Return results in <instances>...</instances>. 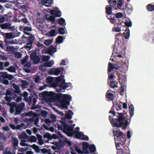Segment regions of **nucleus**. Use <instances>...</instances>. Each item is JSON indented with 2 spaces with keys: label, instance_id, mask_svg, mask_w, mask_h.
<instances>
[{
  "label": "nucleus",
  "instance_id": "obj_1",
  "mask_svg": "<svg viewBox=\"0 0 154 154\" xmlns=\"http://www.w3.org/2000/svg\"><path fill=\"white\" fill-rule=\"evenodd\" d=\"M55 97V100H58L60 103L63 109H68L67 105H69V101L71 100L72 98L69 95L57 94H56Z\"/></svg>",
  "mask_w": 154,
  "mask_h": 154
},
{
  "label": "nucleus",
  "instance_id": "obj_2",
  "mask_svg": "<svg viewBox=\"0 0 154 154\" xmlns=\"http://www.w3.org/2000/svg\"><path fill=\"white\" fill-rule=\"evenodd\" d=\"M116 113L118 115L116 116L117 118H116V121H113V123L115 122V126L118 128L121 127L124 125L122 129H125L129 123H128L127 120H126V117L124 115V113L117 112Z\"/></svg>",
  "mask_w": 154,
  "mask_h": 154
},
{
  "label": "nucleus",
  "instance_id": "obj_3",
  "mask_svg": "<svg viewBox=\"0 0 154 154\" xmlns=\"http://www.w3.org/2000/svg\"><path fill=\"white\" fill-rule=\"evenodd\" d=\"M35 38L34 35H30L28 37L23 36L21 37V41L22 42L24 43L27 42L26 45L25 46V48L27 50H30L32 48V45L33 43Z\"/></svg>",
  "mask_w": 154,
  "mask_h": 154
},
{
  "label": "nucleus",
  "instance_id": "obj_4",
  "mask_svg": "<svg viewBox=\"0 0 154 154\" xmlns=\"http://www.w3.org/2000/svg\"><path fill=\"white\" fill-rule=\"evenodd\" d=\"M37 51L36 50H32V53L30 54V58L31 60H33V63L34 64H38L40 61L41 55L39 53L37 54L36 51Z\"/></svg>",
  "mask_w": 154,
  "mask_h": 154
},
{
  "label": "nucleus",
  "instance_id": "obj_5",
  "mask_svg": "<svg viewBox=\"0 0 154 154\" xmlns=\"http://www.w3.org/2000/svg\"><path fill=\"white\" fill-rule=\"evenodd\" d=\"M42 53L44 54H48L51 55H52L56 51V48L53 45L50 46L48 48L43 49Z\"/></svg>",
  "mask_w": 154,
  "mask_h": 154
},
{
  "label": "nucleus",
  "instance_id": "obj_6",
  "mask_svg": "<svg viewBox=\"0 0 154 154\" xmlns=\"http://www.w3.org/2000/svg\"><path fill=\"white\" fill-rule=\"evenodd\" d=\"M2 35L5 36V42L6 43V45H8V44L11 43V44H14V42L13 40L10 42L8 41V39L13 38H14L13 34L11 33H2Z\"/></svg>",
  "mask_w": 154,
  "mask_h": 154
},
{
  "label": "nucleus",
  "instance_id": "obj_7",
  "mask_svg": "<svg viewBox=\"0 0 154 154\" xmlns=\"http://www.w3.org/2000/svg\"><path fill=\"white\" fill-rule=\"evenodd\" d=\"M74 133L75 134V137L76 138L85 140H89L88 137L84 135L82 132H78L75 131V132H74Z\"/></svg>",
  "mask_w": 154,
  "mask_h": 154
},
{
  "label": "nucleus",
  "instance_id": "obj_8",
  "mask_svg": "<svg viewBox=\"0 0 154 154\" xmlns=\"http://www.w3.org/2000/svg\"><path fill=\"white\" fill-rule=\"evenodd\" d=\"M50 13L51 14L54 15L57 17H60L61 16V11L56 7L53 8V9L50 11Z\"/></svg>",
  "mask_w": 154,
  "mask_h": 154
},
{
  "label": "nucleus",
  "instance_id": "obj_9",
  "mask_svg": "<svg viewBox=\"0 0 154 154\" xmlns=\"http://www.w3.org/2000/svg\"><path fill=\"white\" fill-rule=\"evenodd\" d=\"M25 104L23 103L17 106L16 108V111L14 115H17L20 114L23 109L25 108Z\"/></svg>",
  "mask_w": 154,
  "mask_h": 154
},
{
  "label": "nucleus",
  "instance_id": "obj_10",
  "mask_svg": "<svg viewBox=\"0 0 154 154\" xmlns=\"http://www.w3.org/2000/svg\"><path fill=\"white\" fill-rule=\"evenodd\" d=\"M11 24L9 23H5L0 25V26L2 29H9L10 30H13L14 26H11Z\"/></svg>",
  "mask_w": 154,
  "mask_h": 154
},
{
  "label": "nucleus",
  "instance_id": "obj_11",
  "mask_svg": "<svg viewBox=\"0 0 154 154\" xmlns=\"http://www.w3.org/2000/svg\"><path fill=\"white\" fill-rule=\"evenodd\" d=\"M28 91L30 92L31 94H30V95L29 97V98L27 97L25 99V100L26 101H27L29 104H30L32 102L33 97L34 96L36 97V94L35 92L34 91H32V92L31 91V90L30 89H28Z\"/></svg>",
  "mask_w": 154,
  "mask_h": 154
},
{
  "label": "nucleus",
  "instance_id": "obj_12",
  "mask_svg": "<svg viewBox=\"0 0 154 154\" xmlns=\"http://www.w3.org/2000/svg\"><path fill=\"white\" fill-rule=\"evenodd\" d=\"M113 135L115 137H116V138H115V140H116L117 139V140H118V138L122 137L123 135V133L120 130H119L118 129L116 128L115 131H113Z\"/></svg>",
  "mask_w": 154,
  "mask_h": 154
},
{
  "label": "nucleus",
  "instance_id": "obj_13",
  "mask_svg": "<svg viewBox=\"0 0 154 154\" xmlns=\"http://www.w3.org/2000/svg\"><path fill=\"white\" fill-rule=\"evenodd\" d=\"M112 91L108 90L106 92V97L108 99V100H112L114 98V95L111 92Z\"/></svg>",
  "mask_w": 154,
  "mask_h": 154
},
{
  "label": "nucleus",
  "instance_id": "obj_14",
  "mask_svg": "<svg viewBox=\"0 0 154 154\" xmlns=\"http://www.w3.org/2000/svg\"><path fill=\"white\" fill-rule=\"evenodd\" d=\"M61 122L62 125L63 126L64 129L68 131H72L73 130L74 127L72 126L70 127V125L67 124L65 122Z\"/></svg>",
  "mask_w": 154,
  "mask_h": 154
},
{
  "label": "nucleus",
  "instance_id": "obj_15",
  "mask_svg": "<svg viewBox=\"0 0 154 154\" xmlns=\"http://www.w3.org/2000/svg\"><path fill=\"white\" fill-rule=\"evenodd\" d=\"M11 140L13 147L15 150H16L17 149L16 147L18 146L19 143L18 139L16 137H12Z\"/></svg>",
  "mask_w": 154,
  "mask_h": 154
},
{
  "label": "nucleus",
  "instance_id": "obj_16",
  "mask_svg": "<svg viewBox=\"0 0 154 154\" xmlns=\"http://www.w3.org/2000/svg\"><path fill=\"white\" fill-rule=\"evenodd\" d=\"M32 28L31 25L30 26H25L23 28V32L26 35H30V33L28 32H31L32 31Z\"/></svg>",
  "mask_w": 154,
  "mask_h": 154
},
{
  "label": "nucleus",
  "instance_id": "obj_17",
  "mask_svg": "<svg viewBox=\"0 0 154 154\" xmlns=\"http://www.w3.org/2000/svg\"><path fill=\"white\" fill-rule=\"evenodd\" d=\"M41 2L42 5L47 7H50L53 3L52 0H43Z\"/></svg>",
  "mask_w": 154,
  "mask_h": 154
},
{
  "label": "nucleus",
  "instance_id": "obj_18",
  "mask_svg": "<svg viewBox=\"0 0 154 154\" xmlns=\"http://www.w3.org/2000/svg\"><path fill=\"white\" fill-rule=\"evenodd\" d=\"M113 6L111 5H110L109 6L107 5L106 6L105 9L106 13V14L108 15H109L112 14V8H113Z\"/></svg>",
  "mask_w": 154,
  "mask_h": 154
},
{
  "label": "nucleus",
  "instance_id": "obj_19",
  "mask_svg": "<svg viewBox=\"0 0 154 154\" xmlns=\"http://www.w3.org/2000/svg\"><path fill=\"white\" fill-rule=\"evenodd\" d=\"M42 94L43 95H47L48 96L52 97L55 99V96L56 95H55V93L53 91L48 92V91H46L45 92H42Z\"/></svg>",
  "mask_w": 154,
  "mask_h": 154
},
{
  "label": "nucleus",
  "instance_id": "obj_20",
  "mask_svg": "<svg viewBox=\"0 0 154 154\" xmlns=\"http://www.w3.org/2000/svg\"><path fill=\"white\" fill-rule=\"evenodd\" d=\"M69 84H71L70 83H66L65 81L59 84V87L62 88L63 90H65L66 88H67L69 86Z\"/></svg>",
  "mask_w": 154,
  "mask_h": 154
},
{
  "label": "nucleus",
  "instance_id": "obj_21",
  "mask_svg": "<svg viewBox=\"0 0 154 154\" xmlns=\"http://www.w3.org/2000/svg\"><path fill=\"white\" fill-rule=\"evenodd\" d=\"M64 70V68L63 67H58L56 69L54 68V75H58L61 72H63Z\"/></svg>",
  "mask_w": 154,
  "mask_h": 154
},
{
  "label": "nucleus",
  "instance_id": "obj_22",
  "mask_svg": "<svg viewBox=\"0 0 154 154\" xmlns=\"http://www.w3.org/2000/svg\"><path fill=\"white\" fill-rule=\"evenodd\" d=\"M129 110L130 112V122L131 120V118L133 116V115L134 114V106L132 104H131L130 106L129 107Z\"/></svg>",
  "mask_w": 154,
  "mask_h": 154
},
{
  "label": "nucleus",
  "instance_id": "obj_23",
  "mask_svg": "<svg viewBox=\"0 0 154 154\" xmlns=\"http://www.w3.org/2000/svg\"><path fill=\"white\" fill-rule=\"evenodd\" d=\"M114 65H115L112 64L110 62L109 63L108 66V72H110L112 70H113L114 69H117V68L116 67L114 66Z\"/></svg>",
  "mask_w": 154,
  "mask_h": 154
},
{
  "label": "nucleus",
  "instance_id": "obj_24",
  "mask_svg": "<svg viewBox=\"0 0 154 154\" xmlns=\"http://www.w3.org/2000/svg\"><path fill=\"white\" fill-rule=\"evenodd\" d=\"M123 34L126 39H128L130 36V30L128 28H126Z\"/></svg>",
  "mask_w": 154,
  "mask_h": 154
},
{
  "label": "nucleus",
  "instance_id": "obj_25",
  "mask_svg": "<svg viewBox=\"0 0 154 154\" xmlns=\"http://www.w3.org/2000/svg\"><path fill=\"white\" fill-rule=\"evenodd\" d=\"M73 115V112L72 110H69L67 113L66 114L65 117L68 119H70L72 118Z\"/></svg>",
  "mask_w": 154,
  "mask_h": 154
},
{
  "label": "nucleus",
  "instance_id": "obj_26",
  "mask_svg": "<svg viewBox=\"0 0 154 154\" xmlns=\"http://www.w3.org/2000/svg\"><path fill=\"white\" fill-rule=\"evenodd\" d=\"M26 136L28 137V140L29 141H30L31 142H36L37 140V138L35 136L33 135L29 137L28 135H26V134H25Z\"/></svg>",
  "mask_w": 154,
  "mask_h": 154
},
{
  "label": "nucleus",
  "instance_id": "obj_27",
  "mask_svg": "<svg viewBox=\"0 0 154 154\" xmlns=\"http://www.w3.org/2000/svg\"><path fill=\"white\" fill-rule=\"evenodd\" d=\"M5 18L6 21H9L10 20V18L12 17V14L11 13L8 12L7 14L3 15Z\"/></svg>",
  "mask_w": 154,
  "mask_h": 154
},
{
  "label": "nucleus",
  "instance_id": "obj_28",
  "mask_svg": "<svg viewBox=\"0 0 154 154\" xmlns=\"http://www.w3.org/2000/svg\"><path fill=\"white\" fill-rule=\"evenodd\" d=\"M118 79L120 82V80H121V82H125L126 79V77L125 74V73H123V74H122V75L119 76Z\"/></svg>",
  "mask_w": 154,
  "mask_h": 154
},
{
  "label": "nucleus",
  "instance_id": "obj_29",
  "mask_svg": "<svg viewBox=\"0 0 154 154\" xmlns=\"http://www.w3.org/2000/svg\"><path fill=\"white\" fill-rule=\"evenodd\" d=\"M117 84V82L116 81H110V86L112 88H117L118 87Z\"/></svg>",
  "mask_w": 154,
  "mask_h": 154
},
{
  "label": "nucleus",
  "instance_id": "obj_30",
  "mask_svg": "<svg viewBox=\"0 0 154 154\" xmlns=\"http://www.w3.org/2000/svg\"><path fill=\"white\" fill-rule=\"evenodd\" d=\"M29 146L35 149V152L37 153H39L40 150L39 146L35 144L32 145H29Z\"/></svg>",
  "mask_w": 154,
  "mask_h": 154
},
{
  "label": "nucleus",
  "instance_id": "obj_31",
  "mask_svg": "<svg viewBox=\"0 0 154 154\" xmlns=\"http://www.w3.org/2000/svg\"><path fill=\"white\" fill-rule=\"evenodd\" d=\"M54 62L53 60H51L48 62L45 63L44 65L46 67H51L54 65Z\"/></svg>",
  "mask_w": 154,
  "mask_h": 154
},
{
  "label": "nucleus",
  "instance_id": "obj_32",
  "mask_svg": "<svg viewBox=\"0 0 154 154\" xmlns=\"http://www.w3.org/2000/svg\"><path fill=\"white\" fill-rule=\"evenodd\" d=\"M122 26L120 24H118L116 27H114L112 29V30L116 32H119L121 31V27Z\"/></svg>",
  "mask_w": 154,
  "mask_h": 154
},
{
  "label": "nucleus",
  "instance_id": "obj_33",
  "mask_svg": "<svg viewBox=\"0 0 154 154\" xmlns=\"http://www.w3.org/2000/svg\"><path fill=\"white\" fill-rule=\"evenodd\" d=\"M21 21L24 23L26 24L27 26H30L31 25L30 22L28 20L26 17L21 19Z\"/></svg>",
  "mask_w": 154,
  "mask_h": 154
},
{
  "label": "nucleus",
  "instance_id": "obj_34",
  "mask_svg": "<svg viewBox=\"0 0 154 154\" xmlns=\"http://www.w3.org/2000/svg\"><path fill=\"white\" fill-rule=\"evenodd\" d=\"M58 22L59 24L61 26H64L66 24L65 20L62 17L59 19Z\"/></svg>",
  "mask_w": 154,
  "mask_h": 154
},
{
  "label": "nucleus",
  "instance_id": "obj_35",
  "mask_svg": "<svg viewBox=\"0 0 154 154\" xmlns=\"http://www.w3.org/2000/svg\"><path fill=\"white\" fill-rule=\"evenodd\" d=\"M88 148L90 151L92 153L94 152L96 150V147L94 144L91 145Z\"/></svg>",
  "mask_w": 154,
  "mask_h": 154
},
{
  "label": "nucleus",
  "instance_id": "obj_36",
  "mask_svg": "<svg viewBox=\"0 0 154 154\" xmlns=\"http://www.w3.org/2000/svg\"><path fill=\"white\" fill-rule=\"evenodd\" d=\"M147 10L149 11H153L154 5L151 4H148L146 7Z\"/></svg>",
  "mask_w": 154,
  "mask_h": 154
},
{
  "label": "nucleus",
  "instance_id": "obj_37",
  "mask_svg": "<svg viewBox=\"0 0 154 154\" xmlns=\"http://www.w3.org/2000/svg\"><path fill=\"white\" fill-rule=\"evenodd\" d=\"M0 140L4 142H6L7 140L6 136L2 133H0Z\"/></svg>",
  "mask_w": 154,
  "mask_h": 154
},
{
  "label": "nucleus",
  "instance_id": "obj_38",
  "mask_svg": "<svg viewBox=\"0 0 154 154\" xmlns=\"http://www.w3.org/2000/svg\"><path fill=\"white\" fill-rule=\"evenodd\" d=\"M8 73L7 72H0V78H4V79H7Z\"/></svg>",
  "mask_w": 154,
  "mask_h": 154
},
{
  "label": "nucleus",
  "instance_id": "obj_39",
  "mask_svg": "<svg viewBox=\"0 0 154 154\" xmlns=\"http://www.w3.org/2000/svg\"><path fill=\"white\" fill-rule=\"evenodd\" d=\"M63 38L61 36L59 35L58 36L57 38L56 42L57 43H61L63 42Z\"/></svg>",
  "mask_w": 154,
  "mask_h": 154
},
{
  "label": "nucleus",
  "instance_id": "obj_40",
  "mask_svg": "<svg viewBox=\"0 0 154 154\" xmlns=\"http://www.w3.org/2000/svg\"><path fill=\"white\" fill-rule=\"evenodd\" d=\"M119 42H118L117 40H115V43L114 45V48L113 49V52H114L115 51V48H116L117 47H118V46L119 45ZM117 49H116V52H115V53H119L117 51Z\"/></svg>",
  "mask_w": 154,
  "mask_h": 154
},
{
  "label": "nucleus",
  "instance_id": "obj_41",
  "mask_svg": "<svg viewBox=\"0 0 154 154\" xmlns=\"http://www.w3.org/2000/svg\"><path fill=\"white\" fill-rule=\"evenodd\" d=\"M6 69L10 72H15L16 69L14 66H11L8 68Z\"/></svg>",
  "mask_w": 154,
  "mask_h": 154
},
{
  "label": "nucleus",
  "instance_id": "obj_42",
  "mask_svg": "<svg viewBox=\"0 0 154 154\" xmlns=\"http://www.w3.org/2000/svg\"><path fill=\"white\" fill-rule=\"evenodd\" d=\"M109 119L110 121L111 124L112 125V126L113 127H116L115 126V125L114 124L115 122L114 123H113V121H116V118H112V116H109Z\"/></svg>",
  "mask_w": 154,
  "mask_h": 154
},
{
  "label": "nucleus",
  "instance_id": "obj_43",
  "mask_svg": "<svg viewBox=\"0 0 154 154\" xmlns=\"http://www.w3.org/2000/svg\"><path fill=\"white\" fill-rule=\"evenodd\" d=\"M107 19L110 20V22L112 24L115 23V17H112V16H110L109 17H108V16H106Z\"/></svg>",
  "mask_w": 154,
  "mask_h": 154
},
{
  "label": "nucleus",
  "instance_id": "obj_44",
  "mask_svg": "<svg viewBox=\"0 0 154 154\" xmlns=\"http://www.w3.org/2000/svg\"><path fill=\"white\" fill-rule=\"evenodd\" d=\"M57 34L56 33V30L54 29H51L49 32V34L52 37L56 36Z\"/></svg>",
  "mask_w": 154,
  "mask_h": 154
},
{
  "label": "nucleus",
  "instance_id": "obj_45",
  "mask_svg": "<svg viewBox=\"0 0 154 154\" xmlns=\"http://www.w3.org/2000/svg\"><path fill=\"white\" fill-rule=\"evenodd\" d=\"M43 136L44 137L47 138L48 140H51L52 139L51 135L48 132H47Z\"/></svg>",
  "mask_w": 154,
  "mask_h": 154
},
{
  "label": "nucleus",
  "instance_id": "obj_46",
  "mask_svg": "<svg viewBox=\"0 0 154 154\" xmlns=\"http://www.w3.org/2000/svg\"><path fill=\"white\" fill-rule=\"evenodd\" d=\"M118 139L119 142L122 144V145L126 141V139L124 137H121L118 138Z\"/></svg>",
  "mask_w": 154,
  "mask_h": 154
},
{
  "label": "nucleus",
  "instance_id": "obj_47",
  "mask_svg": "<svg viewBox=\"0 0 154 154\" xmlns=\"http://www.w3.org/2000/svg\"><path fill=\"white\" fill-rule=\"evenodd\" d=\"M36 115L35 113H34L32 111H30L26 113L25 116H35Z\"/></svg>",
  "mask_w": 154,
  "mask_h": 154
},
{
  "label": "nucleus",
  "instance_id": "obj_48",
  "mask_svg": "<svg viewBox=\"0 0 154 154\" xmlns=\"http://www.w3.org/2000/svg\"><path fill=\"white\" fill-rule=\"evenodd\" d=\"M14 49L13 46H8L6 48V51L8 52H13Z\"/></svg>",
  "mask_w": 154,
  "mask_h": 154
},
{
  "label": "nucleus",
  "instance_id": "obj_49",
  "mask_svg": "<svg viewBox=\"0 0 154 154\" xmlns=\"http://www.w3.org/2000/svg\"><path fill=\"white\" fill-rule=\"evenodd\" d=\"M20 9L23 11V12H26L27 11V5H22L20 7Z\"/></svg>",
  "mask_w": 154,
  "mask_h": 154
},
{
  "label": "nucleus",
  "instance_id": "obj_50",
  "mask_svg": "<svg viewBox=\"0 0 154 154\" xmlns=\"http://www.w3.org/2000/svg\"><path fill=\"white\" fill-rule=\"evenodd\" d=\"M53 77L51 76H48L46 78V82L47 83H50L53 82Z\"/></svg>",
  "mask_w": 154,
  "mask_h": 154
},
{
  "label": "nucleus",
  "instance_id": "obj_51",
  "mask_svg": "<svg viewBox=\"0 0 154 154\" xmlns=\"http://www.w3.org/2000/svg\"><path fill=\"white\" fill-rule=\"evenodd\" d=\"M115 107L114 106H112L110 110L109 111V113L112 114L113 116H116V112L115 111Z\"/></svg>",
  "mask_w": 154,
  "mask_h": 154
},
{
  "label": "nucleus",
  "instance_id": "obj_52",
  "mask_svg": "<svg viewBox=\"0 0 154 154\" xmlns=\"http://www.w3.org/2000/svg\"><path fill=\"white\" fill-rule=\"evenodd\" d=\"M58 32L60 35H63L65 34L64 29L63 27H60L58 29Z\"/></svg>",
  "mask_w": 154,
  "mask_h": 154
},
{
  "label": "nucleus",
  "instance_id": "obj_53",
  "mask_svg": "<svg viewBox=\"0 0 154 154\" xmlns=\"http://www.w3.org/2000/svg\"><path fill=\"white\" fill-rule=\"evenodd\" d=\"M22 55V54L20 52H16L14 54V56L15 57L17 58H20Z\"/></svg>",
  "mask_w": 154,
  "mask_h": 154
},
{
  "label": "nucleus",
  "instance_id": "obj_54",
  "mask_svg": "<svg viewBox=\"0 0 154 154\" xmlns=\"http://www.w3.org/2000/svg\"><path fill=\"white\" fill-rule=\"evenodd\" d=\"M122 35L121 33L118 34L116 35V40L118 41V42L121 41V38H122Z\"/></svg>",
  "mask_w": 154,
  "mask_h": 154
},
{
  "label": "nucleus",
  "instance_id": "obj_55",
  "mask_svg": "<svg viewBox=\"0 0 154 154\" xmlns=\"http://www.w3.org/2000/svg\"><path fill=\"white\" fill-rule=\"evenodd\" d=\"M26 142V141L25 140H21V142L20 143V144L21 146H29V145L27 143H25V142Z\"/></svg>",
  "mask_w": 154,
  "mask_h": 154
},
{
  "label": "nucleus",
  "instance_id": "obj_56",
  "mask_svg": "<svg viewBox=\"0 0 154 154\" xmlns=\"http://www.w3.org/2000/svg\"><path fill=\"white\" fill-rule=\"evenodd\" d=\"M48 114V112L44 110L41 112V114L42 116L44 117L45 118L47 117V115Z\"/></svg>",
  "mask_w": 154,
  "mask_h": 154
},
{
  "label": "nucleus",
  "instance_id": "obj_57",
  "mask_svg": "<svg viewBox=\"0 0 154 154\" xmlns=\"http://www.w3.org/2000/svg\"><path fill=\"white\" fill-rule=\"evenodd\" d=\"M50 57L49 56H44L42 58V60L43 61H48L50 59Z\"/></svg>",
  "mask_w": 154,
  "mask_h": 154
},
{
  "label": "nucleus",
  "instance_id": "obj_58",
  "mask_svg": "<svg viewBox=\"0 0 154 154\" xmlns=\"http://www.w3.org/2000/svg\"><path fill=\"white\" fill-rule=\"evenodd\" d=\"M55 17L53 15H51L48 20L52 22H55Z\"/></svg>",
  "mask_w": 154,
  "mask_h": 154
},
{
  "label": "nucleus",
  "instance_id": "obj_59",
  "mask_svg": "<svg viewBox=\"0 0 154 154\" xmlns=\"http://www.w3.org/2000/svg\"><path fill=\"white\" fill-rule=\"evenodd\" d=\"M52 40L51 39H47L45 40V44L47 46L49 45L52 42Z\"/></svg>",
  "mask_w": 154,
  "mask_h": 154
},
{
  "label": "nucleus",
  "instance_id": "obj_60",
  "mask_svg": "<svg viewBox=\"0 0 154 154\" xmlns=\"http://www.w3.org/2000/svg\"><path fill=\"white\" fill-rule=\"evenodd\" d=\"M122 5V0H118L117 5V7L118 8L121 7Z\"/></svg>",
  "mask_w": 154,
  "mask_h": 154
},
{
  "label": "nucleus",
  "instance_id": "obj_61",
  "mask_svg": "<svg viewBox=\"0 0 154 154\" xmlns=\"http://www.w3.org/2000/svg\"><path fill=\"white\" fill-rule=\"evenodd\" d=\"M116 17L117 18H120L122 17L123 16L121 12L117 13L116 14Z\"/></svg>",
  "mask_w": 154,
  "mask_h": 154
},
{
  "label": "nucleus",
  "instance_id": "obj_62",
  "mask_svg": "<svg viewBox=\"0 0 154 154\" xmlns=\"http://www.w3.org/2000/svg\"><path fill=\"white\" fill-rule=\"evenodd\" d=\"M125 26L128 27H131L132 25V22L131 21L125 22Z\"/></svg>",
  "mask_w": 154,
  "mask_h": 154
},
{
  "label": "nucleus",
  "instance_id": "obj_63",
  "mask_svg": "<svg viewBox=\"0 0 154 154\" xmlns=\"http://www.w3.org/2000/svg\"><path fill=\"white\" fill-rule=\"evenodd\" d=\"M108 79L110 81L113 79L114 77V75L112 74H111L109 72H108Z\"/></svg>",
  "mask_w": 154,
  "mask_h": 154
},
{
  "label": "nucleus",
  "instance_id": "obj_64",
  "mask_svg": "<svg viewBox=\"0 0 154 154\" xmlns=\"http://www.w3.org/2000/svg\"><path fill=\"white\" fill-rule=\"evenodd\" d=\"M59 84L56 82H53L51 84V86L53 87L56 88L57 87H59Z\"/></svg>",
  "mask_w": 154,
  "mask_h": 154
}]
</instances>
